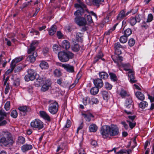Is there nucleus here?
<instances>
[{
  "label": "nucleus",
  "mask_w": 154,
  "mask_h": 154,
  "mask_svg": "<svg viewBox=\"0 0 154 154\" xmlns=\"http://www.w3.org/2000/svg\"><path fill=\"white\" fill-rule=\"evenodd\" d=\"M22 69V66L21 65H20L17 66L14 69V72H20Z\"/></svg>",
  "instance_id": "63"
},
{
  "label": "nucleus",
  "mask_w": 154,
  "mask_h": 154,
  "mask_svg": "<svg viewBox=\"0 0 154 154\" xmlns=\"http://www.w3.org/2000/svg\"><path fill=\"white\" fill-rule=\"evenodd\" d=\"M83 34L80 32H77L76 34V39L79 42H82L83 41Z\"/></svg>",
  "instance_id": "26"
},
{
  "label": "nucleus",
  "mask_w": 154,
  "mask_h": 154,
  "mask_svg": "<svg viewBox=\"0 0 154 154\" xmlns=\"http://www.w3.org/2000/svg\"><path fill=\"white\" fill-rule=\"evenodd\" d=\"M14 143L13 140H10L4 137H2L0 139V143L5 146L11 145Z\"/></svg>",
  "instance_id": "11"
},
{
  "label": "nucleus",
  "mask_w": 154,
  "mask_h": 154,
  "mask_svg": "<svg viewBox=\"0 0 154 154\" xmlns=\"http://www.w3.org/2000/svg\"><path fill=\"white\" fill-rule=\"evenodd\" d=\"M128 123L131 129H132L135 126L136 123H132L131 122L127 120L126 121Z\"/></svg>",
  "instance_id": "58"
},
{
  "label": "nucleus",
  "mask_w": 154,
  "mask_h": 154,
  "mask_svg": "<svg viewBox=\"0 0 154 154\" xmlns=\"http://www.w3.org/2000/svg\"><path fill=\"white\" fill-rule=\"evenodd\" d=\"M64 147L63 145H60L57 147L56 151L58 153L61 152L64 149Z\"/></svg>",
  "instance_id": "53"
},
{
  "label": "nucleus",
  "mask_w": 154,
  "mask_h": 154,
  "mask_svg": "<svg viewBox=\"0 0 154 154\" xmlns=\"http://www.w3.org/2000/svg\"><path fill=\"white\" fill-rule=\"evenodd\" d=\"M98 128L97 126L95 124H92L90 125L89 129L90 132H96Z\"/></svg>",
  "instance_id": "30"
},
{
  "label": "nucleus",
  "mask_w": 154,
  "mask_h": 154,
  "mask_svg": "<svg viewBox=\"0 0 154 154\" xmlns=\"http://www.w3.org/2000/svg\"><path fill=\"white\" fill-rule=\"evenodd\" d=\"M101 94L104 100L107 101L109 99V94L107 91H101Z\"/></svg>",
  "instance_id": "25"
},
{
  "label": "nucleus",
  "mask_w": 154,
  "mask_h": 154,
  "mask_svg": "<svg viewBox=\"0 0 154 154\" xmlns=\"http://www.w3.org/2000/svg\"><path fill=\"white\" fill-rule=\"evenodd\" d=\"M118 24V23H117L115 24L112 28L109 29L107 32H106L105 33V35H109L112 32V31L115 30Z\"/></svg>",
  "instance_id": "37"
},
{
  "label": "nucleus",
  "mask_w": 154,
  "mask_h": 154,
  "mask_svg": "<svg viewBox=\"0 0 154 154\" xmlns=\"http://www.w3.org/2000/svg\"><path fill=\"white\" fill-rule=\"evenodd\" d=\"M119 133V129L117 125H111L110 126L109 135L111 136H116Z\"/></svg>",
  "instance_id": "9"
},
{
  "label": "nucleus",
  "mask_w": 154,
  "mask_h": 154,
  "mask_svg": "<svg viewBox=\"0 0 154 154\" xmlns=\"http://www.w3.org/2000/svg\"><path fill=\"white\" fill-rule=\"evenodd\" d=\"M132 33V30L130 28H128L124 31V35L128 37Z\"/></svg>",
  "instance_id": "43"
},
{
  "label": "nucleus",
  "mask_w": 154,
  "mask_h": 154,
  "mask_svg": "<svg viewBox=\"0 0 154 154\" xmlns=\"http://www.w3.org/2000/svg\"><path fill=\"white\" fill-rule=\"evenodd\" d=\"M128 44L130 47L133 46L135 43L134 40L133 38H131L128 41Z\"/></svg>",
  "instance_id": "60"
},
{
  "label": "nucleus",
  "mask_w": 154,
  "mask_h": 154,
  "mask_svg": "<svg viewBox=\"0 0 154 154\" xmlns=\"http://www.w3.org/2000/svg\"><path fill=\"white\" fill-rule=\"evenodd\" d=\"M99 74L100 78L104 79H107L109 76L108 74L105 72H99Z\"/></svg>",
  "instance_id": "34"
},
{
  "label": "nucleus",
  "mask_w": 154,
  "mask_h": 154,
  "mask_svg": "<svg viewBox=\"0 0 154 154\" xmlns=\"http://www.w3.org/2000/svg\"><path fill=\"white\" fill-rule=\"evenodd\" d=\"M153 16L151 14H149L148 16V18L147 20H146V22H151L153 19Z\"/></svg>",
  "instance_id": "62"
},
{
  "label": "nucleus",
  "mask_w": 154,
  "mask_h": 154,
  "mask_svg": "<svg viewBox=\"0 0 154 154\" xmlns=\"http://www.w3.org/2000/svg\"><path fill=\"white\" fill-rule=\"evenodd\" d=\"M17 112L16 110L14 109L11 111V116L13 118H16L17 117Z\"/></svg>",
  "instance_id": "46"
},
{
  "label": "nucleus",
  "mask_w": 154,
  "mask_h": 154,
  "mask_svg": "<svg viewBox=\"0 0 154 154\" xmlns=\"http://www.w3.org/2000/svg\"><path fill=\"white\" fill-rule=\"evenodd\" d=\"M109 74L111 80L114 82H116L117 80V78L115 74L112 72H110Z\"/></svg>",
  "instance_id": "36"
},
{
  "label": "nucleus",
  "mask_w": 154,
  "mask_h": 154,
  "mask_svg": "<svg viewBox=\"0 0 154 154\" xmlns=\"http://www.w3.org/2000/svg\"><path fill=\"white\" fill-rule=\"evenodd\" d=\"M128 21L130 24L132 26L135 25L137 22L135 18L134 17H131L129 19Z\"/></svg>",
  "instance_id": "40"
},
{
  "label": "nucleus",
  "mask_w": 154,
  "mask_h": 154,
  "mask_svg": "<svg viewBox=\"0 0 154 154\" xmlns=\"http://www.w3.org/2000/svg\"><path fill=\"white\" fill-rule=\"evenodd\" d=\"M20 84V79L19 78H17L14 80L13 85L15 86H17L19 85Z\"/></svg>",
  "instance_id": "61"
},
{
  "label": "nucleus",
  "mask_w": 154,
  "mask_h": 154,
  "mask_svg": "<svg viewBox=\"0 0 154 154\" xmlns=\"http://www.w3.org/2000/svg\"><path fill=\"white\" fill-rule=\"evenodd\" d=\"M27 72L28 74L26 75L24 77L25 80L26 81H32L35 79L36 73L34 70L32 69H29Z\"/></svg>",
  "instance_id": "7"
},
{
  "label": "nucleus",
  "mask_w": 154,
  "mask_h": 154,
  "mask_svg": "<svg viewBox=\"0 0 154 154\" xmlns=\"http://www.w3.org/2000/svg\"><path fill=\"white\" fill-rule=\"evenodd\" d=\"M54 74L55 76L59 77L61 75V72L60 70L57 69L54 71Z\"/></svg>",
  "instance_id": "44"
},
{
  "label": "nucleus",
  "mask_w": 154,
  "mask_h": 154,
  "mask_svg": "<svg viewBox=\"0 0 154 154\" xmlns=\"http://www.w3.org/2000/svg\"><path fill=\"white\" fill-rule=\"evenodd\" d=\"M94 83L95 87L98 88H101L103 87V83L102 80L101 79L97 78L93 80Z\"/></svg>",
  "instance_id": "14"
},
{
  "label": "nucleus",
  "mask_w": 154,
  "mask_h": 154,
  "mask_svg": "<svg viewBox=\"0 0 154 154\" xmlns=\"http://www.w3.org/2000/svg\"><path fill=\"white\" fill-rule=\"evenodd\" d=\"M110 126L105 125L102 126L100 130V133L103 137L106 138L109 134Z\"/></svg>",
  "instance_id": "8"
},
{
  "label": "nucleus",
  "mask_w": 154,
  "mask_h": 154,
  "mask_svg": "<svg viewBox=\"0 0 154 154\" xmlns=\"http://www.w3.org/2000/svg\"><path fill=\"white\" fill-rule=\"evenodd\" d=\"M31 127L34 129L40 130L43 127V123L40 120L36 119L33 120L30 123Z\"/></svg>",
  "instance_id": "6"
},
{
  "label": "nucleus",
  "mask_w": 154,
  "mask_h": 154,
  "mask_svg": "<svg viewBox=\"0 0 154 154\" xmlns=\"http://www.w3.org/2000/svg\"><path fill=\"white\" fill-rule=\"evenodd\" d=\"M105 88L108 90H110L112 87V85L108 82H106L105 83Z\"/></svg>",
  "instance_id": "56"
},
{
  "label": "nucleus",
  "mask_w": 154,
  "mask_h": 154,
  "mask_svg": "<svg viewBox=\"0 0 154 154\" xmlns=\"http://www.w3.org/2000/svg\"><path fill=\"white\" fill-rule=\"evenodd\" d=\"M18 142L21 144H23L25 142V138L22 136L18 137Z\"/></svg>",
  "instance_id": "41"
},
{
  "label": "nucleus",
  "mask_w": 154,
  "mask_h": 154,
  "mask_svg": "<svg viewBox=\"0 0 154 154\" xmlns=\"http://www.w3.org/2000/svg\"><path fill=\"white\" fill-rule=\"evenodd\" d=\"M57 30V26L55 25H53L49 30V34L50 35H53L56 32Z\"/></svg>",
  "instance_id": "27"
},
{
  "label": "nucleus",
  "mask_w": 154,
  "mask_h": 154,
  "mask_svg": "<svg viewBox=\"0 0 154 154\" xmlns=\"http://www.w3.org/2000/svg\"><path fill=\"white\" fill-rule=\"evenodd\" d=\"M37 56V53L36 52H34L32 54L29 56L27 58V61H29L30 62L32 63L34 62L35 60V57Z\"/></svg>",
  "instance_id": "17"
},
{
  "label": "nucleus",
  "mask_w": 154,
  "mask_h": 154,
  "mask_svg": "<svg viewBox=\"0 0 154 154\" xmlns=\"http://www.w3.org/2000/svg\"><path fill=\"white\" fill-rule=\"evenodd\" d=\"M49 104L48 107V110L52 114L54 115L57 112L59 105L58 103L56 101L49 100L48 101Z\"/></svg>",
  "instance_id": "5"
},
{
  "label": "nucleus",
  "mask_w": 154,
  "mask_h": 154,
  "mask_svg": "<svg viewBox=\"0 0 154 154\" xmlns=\"http://www.w3.org/2000/svg\"><path fill=\"white\" fill-rule=\"evenodd\" d=\"M79 4L76 3L74 4V7L76 8H79V7H82L83 8H86V5L83 2H82L80 0H77Z\"/></svg>",
  "instance_id": "31"
},
{
  "label": "nucleus",
  "mask_w": 154,
  "mask_h": 154,
  "mask_svg": "<svg viewBox=\"0 0 154 154\" xmlns=\"http://www.w3.org/2000/svg\"><path fill=\"white\" fill-rule=\"evenodd\" d=\"M103 2L104 0H92V4L94 6L99 7Z\"/></svg>",
  "instance_id": "32"
},
{
  "label": "nucleus",
  "mask_w": 154,
  "mask_h": 154,
  "mask_svg": "<svg viewBox=\"0 0 154 154\" xmlns=\"http://www.w3.org/2000/svg\"><path fill=\"white\" fill-rule=\"evenodd\" d=\"M58 56L61 61L65 62L68 61L69 59H72L74 57V54L69 51H60L58 53Z\"/></svg>",
  "instance_id": "3"
},
{
  "label": "nucleus",
  "mask_w": 154,
  "mask_h": 154,
  "mask_svg": "<svg viewBox=\"0 0 154 154\" xmlns=\"http://www.w3.org/2000/svg\"><path fill=\"white\" fill-rule=\"evenodd\" d=\"M39 66L42 69H48L49 68L48 63L44 60L40 61Z\"/></svg>",
  "instance_id": "20"
},
{
  "label": "nucleus",
  "mask_w": 154,
  "mask_h": 154,
  "mask_svg": "<svg viewBox=\"0 0 154 154\" xmlns=\"http://www.w3.org/2000/svg\"><path fill=\"white\" fill-rule=\"evenodd\" d=\"M82 115L84 116V118L86 119V121L88 122H90L91 120V118L94 117V116L92 114L90 113H82Z\"/></svg>",
  "instance_id": "24"
},
{
  "label": "nucleus",
  "mask_w": 154,
  "mask_h": 154,
  "mask_svg": "<svg viewBox=\"0 0 154 154\" xmlns=\"http://www.w3.org/2000/svg\"><path fill=\"white\" fill-rule=\"evenodd\" d=\"M7 113H6L4 110L1 109L0 110V122H1L3 119L7 117Z\"/></svg>",
  "instance_id": "29"
},
{
  "label": "nucleus",
  "mask_w": 154,
  "mask_h": 154,
  "mask_svg": "<svg viewBox=\"0 0 154 154\" xmlns=\"http://www.w3.org/2000/svg\"><path fill=\"white\" fill-rule=\"evenodd\" d=\"M119 94L122 97H125L127 96V93L126 91L122 88L121 89V90L120 91Z\"/></svg>",
  "instance_id": "48"
},
{
  "label": "nucleus",
  "mask_w": 154,
  "mask_h": 154,
  "mask_svg": "<svg viewBox=\"0 0 154 154\" xmlns=\"http://www.w3.org/2000/svg\"><path fill=\"white\" fill-rule=\"evenodd\" d=\"M10 101H8L5 103L4 106V108L7 111H8L10 109Z\"/></svg>",
  "instance_id": "57"
},
{
  "label": "nucleus",
  "mask_w": 154,
  "mask_h": 154,
  "mask_svg": "<svg viewBox=\"0 0 154 154\" xmlns=\"http://www.w3.org/2000/svg\"><path fill=\"white\" fill-rule=\"evenodd\" d=\"M18 109L20 111V113L23 116L26 115L27 112L31 111V109L29 107L26 106H19Z\"/></svg>",
  "instance_id": "10"
},
{
  "label": "nucleus",
  "mask_w": 154,
  "mask_h": 154,
  "mask_svg": "<svg viewBox=\"0 0 154 154\" xmlns=\"http://www.w3.org/2000/svg\"><path fill=\"white\" fill-rule=\"evenodd\" d=\"M103 56V54L101 52H99V53L96 56L94 57V60L93 61L94 63H96L100 59H101V60H104V59H103L102 58V57Z\"/></svg>",
  "instance_id": "23"
},
{
  "label": "nucleus",
  "mask_w": 154,
  "mask_h": 154,
  "mask_svg": "<svg viewBox=\"0 0 154 154\" xmlns=\"http://www.w3.org/2000/svg\"><path fill=\"white\" fill-rule=\"evenodd\" d=\"M134 103L131 99L128 98L126 100L125 106L127 109H132L134 107Z\"/></svg>",
  "instance_id": "12"
},
{
  "label": "nucleus",
  "mask_w": 154,
  "mask_h": 154,
  "mask_svg": "<svg viewBox=\"0 0 154 154\" xmlns=\"http://www.w3.org/2000/svg\"><path fill=\"white\" fill-rule=\"evenodd\" d=\"M71 125V122L69 120H67L66 122V124L65 125L64 128H69L70 127Z\"/></svg>",
  "instance_id": "59"
},
{
  "label": "nucleus",
  "mask_w": 154,
  "mask_h": 154,
  "mask_svg": "<svg viewBox=\"0 0 154 154\" xmlns=\"http://www.w3.org/2000/svg\"><path fill=\"white\" fill-rule=\"evenodd\" d=\"M111 57L114 62L117 63L118 65L119 66L120 65H121V63H122L121 62L123 60V57L119 55H117L116 56L113 55Z\"/></svg>",
  "instance_id": "13"
},
{
  "label": "nucleus",
  "mask_w": 154,
  "mask_h": 154,
  "mask_svg": "<svg viewBox=\"0 0 154 154\" xmlns=\"http://www.w3.org/2000/svg\"><path fill=\"white\" fill-rule=\"evenodd\" d=\"M137 22L139 23L142 19L143 17L142 15L140 14H137L134 17Z\"/></svg>",
  "instance_id": "51"
},
{
  "label": "nucleus",
  "mask_w": 154,
  "mask_h": 154,
  "mask_svg": "<svg viewBox=\"0 0 154 154\" xmlns=\"http://www.w3.org/2000/svg\"><path fill=\"white\" fill-rule=\"evenodd\" d=\"M62 46L63 48L67 50L70 48V45L69 41L66 40H64L62 42Z\"/></svg>",
  "instance_id": "22"
},
{
  "label": "nucleus",
  "mask_w": 154,
  "mask_h": 154,
  "mask_svg": "<svg viewBox=\"0 0 154 154\" xmlns=\"http://www.w3.org/2000/svg\"><path fill=\"white\" fill-rule=\"evenodd\" d=\"M32 145L27 144H26L23 145L21 147V150L23 152L30 150L32 149Z\"/></svg>",
  "instance_id": "16"
},
{
  "label": "nucleus",
  "mask_w": 154,
  "mask_h": 154,
  "mask_svg": "<svg viewBox=\"0 0 154 154\" xmlns=\"http://www.w3.org/2000/svg\"><path fill=\"white\" fill-rule=\"evenodd\" d=\"M50 86L49 85L44 84L42 86L41 90L43 92L45 91L48 90Z\"/></svg>",
  "instance_id": "47"
},
{
  "label": "nucleus",
  "mask_w": 154,
  "mask_h": 154,
  "mask_svg": "<svg viewBox=\"0 0 154 154\" xmlns=\"http://www.w3.org/2000/svg\"><path fill=\"white\" fill-rule=\"evenodd\" d=\"M53 48L54 51H57L60 49V47L57 45H54L53 47Z\"/></svg>",
  "instance_id": "64"
},
{
  "label": "nucleus",
  "mask_w": 154,
  "mask_h": 154,
  "mask_svg": "<svg viewBox=\"0 0 154 154\" xmlns=\"http://www.w3.org/2000/svg\"><path fill=\"white\" fill-rule=\"evenodd\" d=\"M126 17L125 12L124 11L122 10L120 12L117 16L116 19L119 21H120Z\"/></svg>",
  "instance_id": "21"
},
{
  "label": "nucleus",
  "mask_w": 154,
  "mask_h": 154,
  "mask_svg": "<svg viewBox=\"0 0 154 154\" xmlns=\"http://www.w3.org/2000/svg\"><path fill=\"white\" fill-rule=\"evenodd\" d=\"M65 29L68 32H71L73 30L72 26L71 24H69L65 27Z\"/></svg>",
  "instance_id": "55"
},
{
  "label": "nucleus",
  "mask_w": 154,
  "mask_h": 154,
  "mask_svg": "<svg viewBox=\"0 0 154 154\" xmlns=\"http://www.w3.org/2000/svg\"><path fill=\"white\" fill-rule=\"evenodd\" d=\"M78 8V9L74 13V15L76 17L74 19V22L78 25L79 24V23L76 22V21H78L79 22H80L81 20L80 19H78L77 20H76V19L77 18H83V17H81V16L84 13L85 11L88 12V13H90L92 15L94 16L95 17L96 20H97V17L96 14L93 11H91L90 12H88V9H87V7L86 8H83L81 7Z\"/></svg>",
  "instance_id": "1"
},
{
  "label": "nucleus",
  "mask_w": 154,
  "mask_h": 154,
  "mask_svg": "<svg viewBox=\"0 0 154 154\" xmlns=\"http://www.w3.org/2000/svg\"><path fill=\"white\" fill-rule=\"evenodd\" d=\"M22 60V58L20 57H17L15 58L11 62V64L14 66L15 67L16 64L19 62L20 61Z\"/></svg>",
  "instance_id": "33"
},
{
  "label": "nucleus",
  "mask_w": 154,
  "mask_h": 154,
  "mask_svg": "<svg viewBox=\"0 0 154 154\" xmlns=\"http://www.w3.org/2000/svg\"><path fill=\"white\" fill-rule=\"evenodd\" d=\"M99 91V88L94 87L92 88L90 91L91 94L92 95H96Z\"/></svg>",
  "instance_id": "35"
},
{
  "label": "nucleus",
  "mask_w": 154,
  "mask_h": 154,
  "mask_svg": "<svg viewBox=\"0 0 154 154\" xmlns=\"http://www.w3.org/2000/svg\"><path fill=\"white\" fill-rule=\"evenodd\" d=\"M40 116L48 121H50L51 119L48 114L44 111H40L39 112Z\"/></svg>",
  "instance_id": "19"
},
{
  "label": "nucleus",
  "mask_w": 154,
  "mask_h": 154,
  "mask_svg": "<svg viewBox=\"0 0 154 154\" xmlns=\"http://www.w3.org/2000/svg\"><path fill=\"white\" fill-rule=\"evenodd\" d=\"M122 48V46L120 45L119 42H117L114 44V48L115 50L118 48Z\"/></svg>",
  "instance_id": "54"
},
{
  "label": "nucleus",
  "mask_w": 154,
  "mask_h": 154,
  "mask_svg": "<svg viewBox=\"0 0 154 154\" xmlns=\"http://www.w3.org/2000/svg\"><path fill=\"white\" fill-rule=\"evenodd\" d=\"M80 49L79 46L77 44H75L72 47V50L75 52H77Z\"/></svg>",
  "instance_id": "45"
},
{
  "label": "nucleus",
  "mask_w": 154,
  "mask_h": 154,
  "mask_svg": "<svg viewBox=\"0 0 154 154\" xmlns=\"http://www.w3.org/2000/svg\"><path fill=\"white\" fill-rule=\"evenodd\" d=\"M80 19L81 20L80 22H79L78 21H76L79 23L78 25L79 26H85L87 24H90L93 22L92 17L90 14H85L84 17L77 18L76 20H77Z\"/></svg>",
  "instance_id": "4"
},
{
  "label": "nucleus",
  "mask_w": 154,
  "mask_h": 154,
  "mask_svg": "<svg viewBox=\"0 0 154 154\" xmlns=\"http://www.w3.org/2000/svg\"><path fill=\"white\" fill-rule=\"evenodd\" d=\"M119 66H121L126 71H128V75L130 79V81L131 83L136 82L137 81L135 80L134 76V72L131 69V66L128 63H121Z\"/></svg>",
  "instance_id": "2"
},
{
  "label": "nucleus",
  "mask_w": 154,
  "mask_h": 154,
  "mask_svg": "<svg viewBox=\"0 0 154 154\" xmlns=\"http://www.w3.org/2000/svg\"><path fill=\"white\" fill-rule=\"evenodd\" d=\"M63 67L66 70L69 72H74V68L72 66L69 65V64L66 65H63Z\"/></svg>",
  "instance_id": "18"
},
{
  "label": "nucleus",
  "mask_w": 154,
  "mask_h": 154,
  "mask_svg": "<svg viewBox=\"0 0 154 154\" xmlns=\"http://www.w3.org/2000/svg\"><path fill=\"white\" fill-rule=\"evenodd\" d=\"M90 98L88 97H87L83 99V103L85 105H86L88 103H90Z\"/></svg>",
  "instance_id": "49"
},
{
  "label": "nucleus",
  "mask_w": 154,
  "mask_h": 154,
  "mask_svg": "<svg viewBox=\"0 0 154 154\" xmlns=\"http://www.w3.org/2000/svg\"><path fill=\"white\" fill-rule=\"evenodd\" d=\"M15 67L14 66L13 67V66L11 64L10 68L11 69H8L6 72H5V74L6 75H8L10 73H11L14 69Z\"/></svg>",
  "instance_id": "52"
},
{
  "label": "nucleus",
  "mask_w": 154,
  "mask_h": 154,
  "mask_svg": "<svg viewBox=\"0 0 154 154\" xmlns=\"http://www.w3.org/2000/svg\"><path fill=\"white\" fill-rule=\"evenodd\" d=\"M148 105L147 102L145 101L141 102L140 103L139 107L142 109H144Z\"/></svg>",
  "instance_id": "42"
},
{
  "label": "nucleus",
  "mask_w": 154,
  "mask_h": 154,
  "mask_svg": "<svg viewBox=\"0 0 154 154\" xmlns=\"http://www.w3.org/2000/svg\"><path fill=\"white\" fill-rule=\"evenodd\" d=\"M1 134L2 137H4L10 140H13L12 135L11 133L7 131H2L1 133Z\"/></svg>",
  "instance_id": "15"
},
{
  "label": "nucleus",
  "mask_w": 154,
  "mask_h": 154,
  "mask_svg": "<svg viewBox=\"0 0 154 154\" xmlns=\"http://www.w3.org/2000/svg\"><path fill=\"white\" fill-rule=\"evenodd\" d=\"M127 37V36L125 35L122 36L120 37L119 39L121 43H125L128 40Z\"/></svg>",
  "instance_id": "38"
},
{
  "label": "nucleus",
  "mask_w": 154,
  "mask_h": 154,
  "mask_svg": "<svg viewBox=\"0 0 154 154\" xmlns=\"http://www.w3.org/2000/svg\"><path fill=\"white\" fill-rule=\"evenodd\" d=\"M36 47L35 46H32L30 45V48H29L28 51V53L29 54H31L32 53H33L34 52H35V49Z\"/></svg>",
  "instance_id": "50"
},
{
  "label": "nucleus",
  "mask_w": 154,
  "mask_h": 154,
  "mask_svg": "<svg viewBox=\"0 0 154 154\" xmlns=\"http://www.w3.org/2000/svg\"><path fill=\"white\" fill-rule=\"evenodd\" d=\"M44 79L43 78L39 77L36 79V82L37 84L40 85L43 84L44 83Z\"/></svg>",
  "instance_id": "39"
},
{
  "label": "nucleus",
  "mask_w": 154,
  "mask_h": 154,
  "mask_svg": "<svg viewBox=\"0 0 154 154\" xmlns=\"http://www.w3.org/2000/svg\"><path fill=\"white\" fill-rule=\"evenodd\" d=\"M135 95L136 97L140 100H143L144 99V95L141 92L137 91L135 93Z\"/></svg>",
  "instance_id": "28"
}]
</instances>
